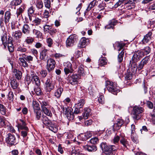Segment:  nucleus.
<instances>
[{
    "label": "nucleus",
    "mask_w": 155,
    "mask_h": 155,
    "mask_svg": "<svg viewBox=\"0 0 155 155\" xmlns=\"http://www.w3.org/2000/svg\"><path fill=\"white\" fill-rule=\"evenodd\" d=\"M132 73L131 72L127 73L125 76V79L127 80L131 79L132 78Z\"/></svg>",
    "instance_id": "61"
},
{
    "label": "nucleus",
    "mask_w": 155,
    "mask_h": 155,
    "mask_svg": "<svg viewBox=\"0 0 155 155\" xmlns=\"http://www.w3.org/2000/svg\"><path fill=\"white\" fill-rule=\"evenodd\" d=\"M22 35V32L18 30L15 32L13 37L15 39L18 40L21 38Z\"/></svg>",
    "instance_id": "33"
},
{
    "label": "nucleus",
    "mask_w": 155,
    "mask_h": 155,
    "mask_svg": "<svg viewBox=\"0 0 155 155\" xmlns=\"http://www.w3.org/2000/svg\"><path fill=\"white\" fill-rule=\"evenodd\" d=\"M65 66L64 71L66 74L67 75L69 73L72 72V65L70 62H69L66 63Z\"/></svg>",
    "instance_id": "15"
},
{
    "label": "nucleus",
    "mask_w": 155,
    "mask_h": 155,
    "mask_svg": "<svg viewBox=\"0 0 155 155\" xmlns=\"http://www.w3.org/2000/svg\"><path fill=\"white\" fill-rule=\"evenodd\" d=\"M134 53L131 59V60L130 61V64H131V63H136V62L140 60V59Z\"/></svg>",
    "instance_id": "35"
},
{
    "label": "nucleus",
    "mask_w": 155,
    "mask_h": 155,
    "mask_svg": "<svg viewBox=\"0 0 155 155\" xmlns=\"http://www.w3.org/2000/svg\"><path fill=\"white\" fill-rule=\"evenodd\" d=\"M41 120L43 123L47 126L50 130L54 133H56L57 132L58 128L56 125L50 120L46 116H43Z\"/></svg>",
    "instance_id": "2"
},
{
    "label": "nucleus",
    "mask_w": 155,
    "mask_h": 155,
    "mask_svg": "<svg viewBox=\"0 0 155 155\" xmlns=\"http://www.w3.org/2000/svg\"><path fill=\"white\" fill-rule=\"evenodd\" d=\"M106 87L109 91L114 94L117 95V93L120 91L116 87V84L110 81H106Z\"/></svg>",
    "instance_id": "4"
},
{
    "label": "nucleus",
    "mask_w": 155,
    "mask_h": 155,
    "mask_svg": "<svg viewBox=\"0 0 155 155\" xmlns=\"http://www.w3.org/2000/svg\"><path fill=\"white\" fill-rule=\"evenodd\" d=\"M80 78V76L78 74H73L69 78L70 83L74 85L77 84L78 80Z\"/></svg>",
    "instance_id": "10"
},
{
    "label": "nucleus",
    "mask_w": 155,
    "mask_h": 155,
    "mask_svg": "<svg viewBox=\"0 0 155 155\" xmlns=\"http://www.w3.org/2000/svg\"><path fill=\"white\" fill-rule=\"evenodd\" d=\"M152 33L149 31L146 34L144 37L143 39L142 40L143 43L144 44L147 43L149 42L150 41L152 38Z\"/></svg>",
    "instance_id": "17"
},
{
    "label": "nucleus",
    "mask_w": 155,
    "mask_h": 155,
    "mask_svg": "<svg viewBox=\"0 0 155 155\" xmlns=\"http://www.w3.org/2000/svg\"><path fill=\"white\" fill-rule=\"evenodd\" d=\"M11 14L10 12L9 11H7L5 13L4 18L5 22L7 23L9 21L11 18Z\"/></svg>",
    "instance_id": "26"
},
{
    "label": "nucleus",
    "mask_w": 155,
    "mask_h": 155,
    "mask_svg": "<svg viewBox=\"0 0 155 155\" xmlns=\"http://www.w3.org/2000/svg\"><path fill=\"white\" fill-rule=\"evenodd\" d=\"M85 150L89 152H94L97 150L96 146L94 145H86L84 147Z\"/></svg>",
    "instance_id": "20"
},
{
    "label": "nucleus",
    "mask_w": 155,
    "mask_h": 155,
    "mask_svg": "<svg viewBox=\"0 0 155 155\" xmlns=\"http://www.w3.org/2000/svg\"><path fill=\"white\" fill-rule=\"evenodd\" d=\"M47 72L46 70H42L40 72V75L41 77L45 78L47 75Z\"/></svg>",
    "instance_id": "56"
},
{
    "label": "nucleus",
    "mask_w": 155,
    "mask_h": 155,
    "mask_svg": "<svg viewBox=\"0 0 155 155\" xmlns=\"http://www.w3.org/2000/svg\"><path fill=\"white\" fill-rule=\"evenodd\" d=\"M143 108L140 106H136L133 108V117L134 120H138L142 116V114L144 111Z\"/></svg>",
    "instance_id": "3"
},
{
    "label": "nucleus",
    "mask_w": 155,
    "mask_h": 155,
    "mask_svg": "<svg viewBox=\"0 0 155 155\" xmlns=\"http://www.w3.org/2000/svg\"><path fill=\"white\" fill-rule=\"evenodd\" d=\"M42 110L45 114L46 115L49 116H51L52 115V113L50 110H49L47 107L42 109Z\"/></svg>",
    "instance_id": "43"
},
{
    "label": "nucleus",
    "mask_w": 155,
    "mask_h": 155,
    "mask_svg": "<svg viewBox=\"0 0 155 155\" xmlns=\"http://www.w3.org/2000/svg\"><path fill=\"white\" fill-rule=\"evenodd\" d=\"M32 81L35 83L36 86H39L40 84V80L38 77L34 74H31L30 77Z\"/></svg>",
    "instance_id": "18"
},
{
    "label": "nucleus",
    "mask_w": 155,
    "mask_h": 155,
    "mask_svg": "<svg viewBox=\"0 0 155 155\" xmlns=\"http://www.w3.org/2000/svg\"><path fill=\"white\" fill-rule=\"evenodd\" d=\"M74 113L76 114H78L81 112L82 111V109H81V108H79V107H76V106L75 105L74 107Z\"/></svg>",
    "instance_id": "58"
},
{
    "label": "nucleus",
    "mask_w": 155,
    "mask_h": 155,
    "mask_svg": "<svg viewBox=\"0 0 155 155\" xmlns=\"http://www.w3.org/2000/svg\"><path fill=\"white\" fill-rule=\"evenodd\" d=\"M120 139V138L119 136L118 135L115 136L113 139V143L114 144H116L119 142Z\"/></svg>",
    "instance_id": "64"
},
{
    "label": "nucleus",
    "mask_w": 155,
    "mask_h": 155,
    "mask_svg": "<svg viewBox=\"0 0 155 155\" xmlns=\"http://www.w3.org/2000/svg\"><path fill=\"white\" fill-rule=\"evenodd\" d=\"M28 130H22L21 132V136L23 138H25L27 135L28 132Z\"/></svg>",
    "instance_id": "62"
},
{
    "label": "nucleus",
    "mask_w": 155,
    "mask_h": 155,
    "mask_svg": "<svg viewBox=\"0 0 155 155\" xmlns=\"http://www.w3.org/2000/svg\"><path fill=\"white\" fill-rule=\"evenodd\" d=\"M34 113L36 115V117L37 120L41 119V120L42 116H44V115H41V111L40 110L35 111Z\"/></svg>",
    "instance_id": "37"
},
{
    "label": "nucleus",
    "mask_w": 155,
    "mask_h": 155,
    "mask_svg": "<svg viewBox=\"0 0 155 155\" xmlns=\"http://www.w3.org/2000/svg\"><path fill=\"white\" fill-rule=\"evenodd\" d=\"M77 39V36L76 35H70L66 41L67 46V47L72 46L74 43L76 41Z\"/></svg>",
    "instance_id": "8"
},
{
    "label": "nucleus",
    "mask_w": 155,
    "mask_h": 155,
    "mask_svg": "<svg viewBox=\"0 0 155 155\" xmlns=\"http://www.w3.org/2000/svg\"><path fill=\"white\" fill-rule=\"evenodd\" d=\"M131 137L132 140L135 143H138V140L136 137L135 134L131 135Z\"/></svg>",
    "instance_id": "46"
},
{
    "label": "nucleus",
    "mask_w": 155,
    "mask_h": 155,
    "mask_svg": "<svg viewBox=\"0 0 155 155\" xmlns=\"http://www.w3.org/2000/svg\"><path fill=\"white\" fill-rule=\"evenodd\" d=\"M143 52L144 55H147L150 53L151 51V48L149 46L145 47L144 48L141 49Z\"/></svg>",
    "instance_id": "40"
},
{
    "label": "nucleus",
    "mask_w": 155,
    "mask_h": 155,
    "mask_svg": "<svg viewBox=\"0 0 155 155\" xmlns=\"http://www.w3.org/2000/svg\"><path fill=\"white\" fill-rule=\"evenodd\" d=\"M20 120L21 121L22 123L18 124V129L22 130H28V129L26 126V124L25 122L23 120L21 119Z\"/></svg>",
    "instance_id": "21"
},
{
    "label": "nucleus",
    "mask_w": 155,
    "mask_h": 155,
    "mask_svg": "<svg viewBox=\"0 0 155 155\" xmlns=\"http://www.w3.org/2000/svg\"><path fill=\"white\" fill-rule=\"evenodd\" d=\"M120 142L122 144L124 147L125 148H127V146H129V142L127 140L123 137L120 140Z\"/></svg>",
    "instance_id": "32"
},
{
    "label": "nucleus",
    "mask_w": 155,
    "mask_h": 155,
    "mask_svg": "<svg viewBox=\"0 0 155 155\" xmlns=\"http://www.w3.org/2000/svg\"><path fill=\"white\" fill-rule=\"evenodd\" d=\"M98 1L97 0H93L91 2L88 6L87 9L84 12V14L86 15V13L89 12L95 5H97Z\"/></svg>",
    "instance_id": "13"
},
{
    "label": "nucleus",
    "mask_w": 155,
    "mask_h": 155,
    "mask_svg": "<svg viewBox=\"0 0 155 155\" xmlns=\"http://www.w3.org/2000/svg\"><path fill=\"white\" fill-rule=\"evenodd\" d=\"M32 106L34 112L40 110L39 104L38 102L35 101H33L32 102Z\"/></svg>",
    "instance_id": "31"
},
{
    "label": "nucleus",
    "mask_w": 155,
    "mask_h": 155,
    "mask_svg": "<svg viewBox=\"0 0 155 155\" xmlns=\"http://www.w3.org/2000/svg\"><path fill=\"white\" fill-rule=\"evenodd\" d=\"M0 112L2 115L7 116V114H6V109L5 107L1 104H0Z\"/></svg>",
    "instance_id": "36"
},
{
    "label": "nucleus",
    "mask_w": 155,
    "mask_h": 155,
    "mask_svg": "<svg viewBox=\"0 0 155 155\" xmlns=\"http://www.w3.org/2000/svg\"><path fill=\"white\" fill-rule=\"evenodd\" d=\"M129 68L130 72L134 74L136 72L137 70L138 69V67L137 66L136 63H131V64H130V63Z\"/></svg>",
    "instance_id": "19"
},
{
    "label": "nucleus",
    "mask_w": 155,
    "mask_h": 155,
    "mask_svg": "<svg viewBox=\"0 0 155 155\" xmlns=\"http://www.w3.org/2000/svg\"><path fill=\"white\" fill-rule=\"evenodd\" d=\"M116 22L114 20H112L109 21L108 25L105 26V29H109L111 28L113 29L114 26L116 25Z\"/></svg>",
    "instance_id": "23"
},
{
    "label": "nucleus",
    "mask_w": 155,
    "mask_h": 155,
    "mask_svg": "<svg viewBox=\"0 0 155 155\" xmlns=\"http://www.w3.org/2000/svg\"><path fill=\"white\" fill-rule=\"evenodd\" d=\"M51 79L48 78L44 84V89L46 92L50 93L54 88V84Z\"/></svg>",
    "instance_id": "5"
},
{
    "label": "nucleus",
    "mask_w": 155,
    "mask_h": 155,
    "mask_svg": "<svg viewBox=\"0 0 155 155\" xmlns=\"http://www.w3.org/2000/svg\"><path fill=\"white\" fill-rule=\"evenodd\" d=\"M41 22V20L38 18H36L33 21L34 24H35L36 25H38L40 24Z\"/></svg>",
    "instance_id": "52"
},
{
    "label": "nucleus",
    "mask_w": 155,
    "mask_h": 155,
    "mask_svg": "<svg viewBox=\"0 0 155 155\" xmlns=\"http://www.w3.org/2000/svg\"><path fill=\"white\" fill-rule=\"evenodd\" d=\"M33 33L35 34L38 38L41 37L42 35V33L39 31L34 29L33 30Z\"/></svg>",
    "instance_id": "48"
},
{
    "label": "nucleus",
    "mask_w": 155,
    "mask_h": 155,
    "mask_svg": "<svg viewBox=\"0 0 155 155\" xmlns=\"http://www.w3.org/2000/svg\"><path fill=\"white\" fill-rule=\"evenodd\" d=\"M99 102L101 104H104V103L105 99L104 96L101 95L99 96L98 99Z\"/></svg>",
    "instance_id": "55"
},
{
    "label": "nucleus",
    "mask_w": 155,
    "mask_h": 155,
    "mask_svg": "<svg viewBox=\"0 0 155 155\" xmlns=\"http://www.w3.org/2000/svg\"><path fill=\"white\" fill-rule=\"evenodd\" d=\"M14 95L13 92L12 91L9 92L8 93V98L10 101H12L14 99Z\"/></svg>",
    "instance_id": "59"
},
{
    "label": "nucleus",
    "mask_w": 155,
    "mask_h": 155,
    "mask_svg": "<svg viewBox=\"0 0 155 155\" xmlns=\"http://www.w3.org/2000/svg\"><path fill=\"white\" fill-rule=\"evenodd\" d=\"M48 50L46 49L43 50L41 52L40 56V59L44 61H47L49 59L47 54Z\"/></svg>",
    "instance_id": "12"
},
{
    "label": "nucleus",
    "mask_w": 155,
    "mask_h": 155,
    "mask_svg": "<svg viewBox=\"0 0 155 155\" xmlns=\"http://www.w3.org/2000/svg\"><path fill=\"white\" fill-rule=\"evenodd\" d=\"M6 141L10 145H14L16 143L15 137L13 135L9 133L6 138Z\"/></svg>",
    "instance_id": "9"
},
{
    "label": "nucleus",
    "mask_w": 155,
    "mask_h": 155,
    "mask_svg": "<svg viewBox=\"0 0 155 155\" xmlns=\"http://www.w3.org/2000/svg\"><path fill=\"white\" fill-rule=\"evenodd\" d=\"M107 63L106 59L105 58H101L99 61V65L102 66L106 64Z\"/></svg>",
    "instance_id": "38"
},
{
    "label": "nucleus",
    "mask_w": 155,
    "mask_h": 155,
    "mask_svg": "<svg viewBox=\"0 0 155 155\" xmlns=\"http://www.w3.org/2000/svg\"><path fill=\"white\" fill-rule=\"evenodd\" d=\"M21 30L23 34L25 35H28L30 33L31 28L28 25L25 24L22 26Z\"/></svg>",
    "instance_id": "16"
},
{
    "label": "nucleus",
    "mask_w": 155,
    "mask_h": 155,
    "mask_svg": "<svg viewBox=\"0 0 155 155\" xmlns=\"http://www.w3.org/2000/svg\"><path fill=\"white\" fill-rule=\"evenodd\" d=\"M124 53V50H123L118 54V61L120 63L122 61Z\"/></svg>",
    "instance_id": "42"
},
{
    "label": "nucleus",
    "mask_w": 155,
    "mask_h": 155,
    "mask_svg": "<svg viewBox=\"0 0 155 155\" xmlns=\"http://www.w3.org/2000/svg\"><path fill=\"white\" fill-rule=\"evenodd\" d=\"M36 6L38 9H41L43 7V4L41 0H37L36 2Z\"/></svg>",
    "instance_id": "39"
},
{
    "label": "nucleus",
    "mask_w": 155,
    "mask_h": 155,
    "mask_svg": "<svg viewBox=\"0 0 155 155\" xmlns=\"http://www.w3.org/2000/svg\"><path fill=\"white\" fill-rule=\"evenodd\" d=\"M34 91L37 95H40L41 94V91L39 86H37L34 89Z\"/></svg>",
    "instance_id": "45"
},
{
    "label": "nucleus",
    "mask_w": 155,
    "mask_h": 155,
    "mask_svg": "<svg viewBox=\"0 0 155 155\" xmlns=\"http://www.w3.org/2000/svg\"><path fill=\"white\" fill-rule=\"evenodd\" d=\"M57 31L56 29L52 27L50 31H48V32L52 36L56 34Z\"/></svg>",
    "instance_id": "50"
},
{
    "label": "nucleus",
    "mask_w": 155,
    "mask_h": 155,
    "mask_svg": "<svg viewBox=\"0 0 155 155\" xmlns=\"http://www.w3.org/2000/svg\"><path fill=\"white\" fill-rule=\"evenodd\" d=\"M63 91V89L62 87L58 88L54 93V95L57 98H59L61 96V93Z\"/></svg>",
    "instance_id": "28"
},
{
    "label": "nucleus",
    "mask_w": 155,
    "mask_h": 155,
    "mask_svg": "<svg viewBox=\"0 0 155 155\" xmlns=\"http://www.w3.org/2000/svg\"><path fill=\"white\" fill-rule=\"evenodd\" d=\"M121 126H119V125L117 124V123L114 124L113 127V129L114 131H115L116 130H119Z\"/></svg>",
    "instance_id": "63"
},
{
    "label": "nucleus",
    "mask_w": 155,
    "mask_h": 155,
    "mask_svg": "<svg viewBox=\"0 0 155 155\" xmlns=\"http://www.w3.org/2000/svg\"><path fill=\"white\" fill-rule=\"evenodd\" d=\"M98 139L97 137H95L92 138L90 140V142L91 143L94 144V145L98 142Z\"/></svg>",
    "instance_id": "49"
},
{
    "label": "nucleus",
    "mask_w": 155,
    "mask_h": 155,
    "mask_svg": "<svg viewBox=\"0 0 155 155\" xmlns=\"http://www.w3.org/2000/svg\"><path fill=\"white\" fill-rule=\"evenodd\" d=\"M125 44L122 42H119L118 41L116 42L113 45V46L115 48L117 47L119 48L118 51H120L123 48V47L125 46Z\"/></svg>",
    "instance_id": "24"
},
{
    "label": "nucleus",
    "mask_w": 155,
    "mask_h": 155,
    "mask_svg": "<svg viewBox=\"0 0 155 155\" xmlns=\"http://www.w3.org/2000/svg\"><path fill=\"white\" fill-rule=\"evenodd\" d=\"M40 104L42 109L46 108V107L47 106L48 104L47 102L45 101H42L40 102Z\"/></svg>",
    "instance_id": "57"
},
{
    "label": "nucleus",
    "mask_w": 155,
    "mask_h": 155,
    "mask_svg": "<svg viewBox=\"0 0 155 155\" xmlns=\"http://www.w3.org/2000/svg\"><path fill=\"white\" fill-rule=\"evenodd\" d=\"M86 40L85 38H82L78 45V48H85L86 46Z\"/></svg>",
    "instance_id": "22"
},
{
    "label": "nucleus",
    "mask_w": 155,
    "mask_h": 155,
    "mask_svg": "<svg viewBox=\"0 0 155 155\" xmlns=\"http://www.w3.org/2000/svg\"><path fill=\"white\" fill-rule=\"evenodd\" d=\"M55 62L52 58H50L47 61L46 68L50 72L53 71L55 67Z\"/></svg>",
    "instance_id": "6"
},
{
    "label": "nucleus",
    "mask_w": 155,
    "mask_h": 155,
    "mask_svg": "<svg viewBox=\"0 0 155 155\" xmlns=\"http://www.w3.org/2000/svg\"><path fill=\"white\" fill-rule=\"evenodd\" d=\"M7 34L6 31L3 32V34L2 36L1 40L2 43H6L7 42L8 40H7Z\"/></svg>",
    "instance_id": "47"
},
{
    "label": "nucleus",
    "mask_w": 155,
    "mask_h": 155,
    "mask_svg": "<svg viewBox=\"0 0 155 155\" xmlns=\"http://www.w3.org/2000/svg\"><path fill=\"white\" fill-rule=\"evenodd\" d=\"M85 103V100L82 99H80L78 100V103L75 104V105L76 106V107H79V108H82Z\"/></svg>",
    "instance_id": "29"
},
{
    "label": "nucleus",
    "mask_w": 155,
    "mask_h": 155,
    "mask_svg": "<svg viewBox=\"0 0 155 155\" xmlns=\"http://www.w3.org/2000/svg\"><path fill=\"white\" fill-rule=\"evenodd\" d=\"M34 41V39L31 37H27L25 40V41L27 43L30 44L32 43Z\"/></svg>",
    "instance_id": "60"
},
{
    "label": "nucleus",
    "mask_w": 155,
    "mask_h": 155,
    "mask_svg": "<svg viewBox=\"0 0 155 155\" xmlns=\"http://www.w3.org/2000/svg\"><path fill=\"white\" fill-rule=\"evenodd\" d=\"M102 150L106 154H110L113 153L114 152L117 151L119 149V146L117 144L116 145L108 146L106 143L102 142L100 145Z\"/></svg>",
    "instance_id": "1"
},
{
    "label": "nucleus",
    "mask_w": 155,
    "mask_h": 155,
    "mask_svg": "<svg viewBox=\"0 0 155 155\" xmlns=\"http://www.w3.org/2000/svg\"><path fill=\"white\" fill-rule=\"evenodd\" d=\"M13 72L15 74V77L17 79L19 80L21 78L22 73L20 71L17 69H15Z\"/></svg>",
    "instance_id": "30"
},
{
    "label": "nucleus",
    "mask_w": 155,
    "mask_h": 155,
    "mask_svg": "<svg viewBox=\"0 0 155 155\" xmlns=\"http://www.w3.org/2000/svg\"><path fill=\"white\" fill-rule=\"evenodd\" d=\"M21 2V0H14L11 2L10 4L13 6L18 5L20 4Z\"/></svg>",
    "instance_id": "44"
},
{
    "label": "nucleus",
    "mask_w": 155,
    "mask_h": 155,
    "mask_svg": "<svg viewBox=\"0 0 155 155\" xmlns=\"http://www.w3.org/2000/svg\"><path fill=\"white\" fill-rule=\"evenodd\" d=\"M28 15H32L35 12L34 7L33 6H31L28 8Z\"/></svg>",
    "instance_id": "51"
},
{
    "label": "nucleus",
    "mask_w": 155,
    "mask_h": 155,
    "mask_svg": "<svg viewBox=\"0 0 155 155\" xmlns=\"http://www.w3.org/2000/svg\"><path fill=\"white\" fill-rule=\"evenodd\" d=\"M125 1V0H119L118 1L114 4L115 8L120 6L122 4H124Z\"/></svg>",
    "instance_id": "54"
},
{
    "label": "nucleus",
    "mask_w": 155,
    "mask_h": 155,
    "mask_svg": "<svg viewBox=\"0 0 155 155\" xmlns=\"http://www.w3.org/2000/svg\"><path fill=\"white\" fill-rule=\"evenodd\" d=\"M44 3L45 7L49 8L51 7V2L49 0H44Z\"/></svg>",
    "instance_id": "53"
},
{
    "label": "nucleus",
    "mask_w": 155,
    "mask_h": 155,
    "mask_svg": "<svg viewBox=\"0 0 155 155\" xmlns=\"http://www.w3.org/2000/svg\"><path fill=\"white\" fill-rule=\"evenodd\" d=\"M78 72L80 77L84 76L88 73V70L86 68H84L83 66L81 65L78 69Z\"/></svg>",
    "instance_id": "14"
},
{
    "label": "nucleus",
    "mask_w": 155,
    "mask_h": 155,
    "mask_svg": "<svg viewBox=\"0 0 155 155\" xmlns=\"http://www.w3.org/2000/svg\"><path fill=\"white\" fill-rule=\"evenodd\" d=\"M19 63L20 65L24 67H28V64L25 60V59L22 58H19Z\"/></svg>",
    "instance_id": "27"
},
{
    "label": "nucleus",
    "mask_w": 155,
    "mask_h": 155,
    "mask_svg": "<svg viewBox=\"0 0 155 155\" xmlns=\"http://www.w3.org/2000/svg\"><path fill=\"white\" fill-rule=\"evenodd\" d=\"M150 60L149 57L146 56L143 59L138 66V70H140L142 69L144 66L147 64Z\"/></svg>",
    "instance_id": "11"
},
{
    "label": "nucleus",
    "mask_w": 155,
    "mask_h": 155,
    "mask_svg": "<svg viewBox=\"0 0 155 155\" xmlns=\"http://www.w3.org/2000/svg\"><path fill=\"white\" fill-rule=\"evenodd\" d=\"M134 53L138 56H137L140 59L144 56L143 52V51H142L141 49L135 51Z\"/></svg>",
    "instance_id": "41"
},
{
    "label": "nucleus",
    "mask_w": 155,
    "mask_h": 155,
    "mask_svg": "<svg viewBox=\"0 0 155 155\" xmlns=\"http://www.w3.org/2000/svg\"><path fill=\"white\" fill-rule=\"evenodd\" d=\"M10 84L11 87L14 89H17L19 85L16 80L14 79L11 80Z\"/></svg>",
    "instance_id": "25"
},
{
    "label": "nucleus",
    "mask_w": 155,
    "mask_h": 155,
    "mask_svg": "<svg viewBox=\"0 0 155 155\" xmlns=\"http://www.w3.org/2000/svg\"><path fill=\"white\" fill-rule=\"evenodd\" d=\"M63 110L68 120H71L74 119V116L72 112L73 109L71 107L63 108Z\"/></svg>",
    "instance_id": "7"
},
{
    "label": "nucleus",
    "mask_w": 155,
    "mask_h": 155,
    "mask_svg": "<svg viewBox=\"0 0 155 155\" xmlns=\"http://www.w3.org/2000/svg\"><path fill=\"white\" fill-rule=\"evenodd\" d=\"M92 136V134L90 132H87L84 134H82L81 136L83 139V140H86L91 137Z\"/></svg>",
    "instance_id": "34"
}]
</instances>
